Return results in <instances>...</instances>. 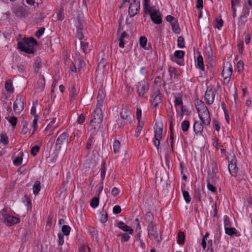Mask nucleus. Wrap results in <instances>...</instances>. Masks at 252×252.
I'll list each match as a JSON object with an SVG mask.
<instances>
[{
  "instance_id": "obj_1",
  "label": "nucleus",
  "mask_w": 252,
  "mask_h": 252,
  "mask_svg": "<svg viewBox=\"0 0 252 252\" xmlns=\"http://www.w3.org/2000/svg\"><path fill=\"white\" fill-rule=\"evenodd\" d=\"M103 121V115L101 109L96 108L92 115V119L90 121L91 131L94 132L96 130L99 129L101 126Z\"/></svg>"
},
{
  "instance_id": "obj_2",
  "label": "nucleus",
  "mask_w": 252,
  "mask_h": 252,
  "mask_svg": "<svg viewBox=\"0 0 252 252\" xmlns=\"http://www.w3.org/2000/svg\"><path fill=\"white\" fill-rule=\"evenodd\" d=\"M37 42L33 37L24 38L18 42V47L22 51L28 54L33 53V46L36 45Z\"/></svg>"
},
{
  "instance_id": "obj_3",
  "label": "nucleus",
  "mask_w": 252,
  "mask_h": 252,
  "mask_svg": "<svg viewBox=\"0 0 252 252\" xmlns=\"http://www.w3.org/2000/svg\"><path fill=\"white\" fill-rule=\"evenodd\" d=\"M0 219L6 225L11 226L19 222L20 219L14 217L3 209L0 212Z\"/></svg>"
},
{
  "instance_id": "obj_4",
  "label": "nucleus",
  "mask_w": 252,
  "mask_h": 252,
  "mask_svg": "<svg viewBox=\"0 0 252 252\" xmlns=\"http://www.w3.org/2000/svg\"><path fill=\"white\" fill-rule=\"evenodd\" d=\"M233 68L232 65L229 62H226L223 66V70L221 73L222 76L223 78L224 83H228L230 80Z\"/></svg>"
},
{
  "instance_id": "obj_5",
  "label": "nucleus",
  "mask_w": 252,
  "mask_h": 252,
  "mask_svg": "<svg viewBox=\"0 0 252 252\" xmlns=\"http://www.w3.org/2000/svg\"><path fill=\"white\" fill-rule=\"evenodd\" d=\"M68 137V134L66 132H63L59 135L56 141L55 145V148L56 151H60L63 144L66 143L67 145Z\"/></svg>"
},
{
  "instance_id": "obj_6",
  "label": "nucleus",
  "mask_w": 252,
  "mask_h": 252,
  "mask_svg": "<svg viewBox=\"0 0 252 252\" xmlns=\"http://www.w3.org/2000/svg\"><path fill=\"white\" fill-rule=\"evenodd\" d=\"M128 8V14L130 17H133L139 11L140 9V0H132Z\"/></svg>"
},
{
  "instance_id": "obj_7",
  "label": "nucleus",
  "mask_w": 252,
  "mask_h": 252,
  "mask_svg": "<svg viewBox=\"0 0 252 252\" xmlns=\"http://www.w3.org/2000/svg\"><path fill=\"white\" fill-rule=\"evenodd\" d=\"M24 98L17 96L13 105V110L16 114H20L23 110L24 106Z\"/></svg>"
},
{
  "instance_id": "obj_8",
  "label": "nucleus",
  "mask_w": 252,
  "mask_h": 252,
  "mask_svg": "<svg viewBox=\"0 0 252 252\" xmlns=\"http://www.w3.org/2000/svg\"><path fill=\"white\" fill-rule=\"evenodd\" d=\"M13 13L18 17L25 18L29 15L27 10L22 6H15L12 8Z\"/></svg>"
},
{
  "instance_id": "obj_9",
  "label": "nucleus",
  "mask_w": 252,
  "mask_h": 252,
  "mask_svg": "<svg viewBox=\"0 0 252 252\" xmlns=\"http://www.w3.org/2000/svg\"><path fill=\"white\" fill-rule=\"evenodd\" d=\"M150 16L151 20L156 24H160L162 23L161 16L158 10L156 8L152 9L151 12L147 13Z\"/></svg>"
},
{
  "instance_id": "obj_10",
  "label": "nucleus",
  "mask_w": 252,
  "mask_h": 252,
  "mask_svg": "<svg viewBox=\"0 0 252 252\" xmlns=\"http://www.w3.org/2000/svg\"><path fill=\"white\" fill-rule=\"evenodd\" d=\"M147 230L149 236L158 241V235L157 230L156 224L154 222H151L148 223Z\"/></svg>"
},
{
  "instance_id": "obj_11",
  "label": "nucleus",
  "mask_w": 252,
  "mask_h": 252,
  "mask_svg": "<svg viewBox=\"0 0 252 252\" xmlns=\"http://www.w3.org/2000/svg\"><path fill=\"white\" fill-rule=\"evenodd\" d=\"M215 95L213 90L212 88H207L204 95V98L208 104L211 105L213 103Z\"/></svg>"
},
{
  "instance_id": "obj_12",
  "label": "nucleus",
  "mask_w": 252,
  "mask_h": 252,
  "mask_svg": "<svg viewBox=\"0 0 252 252\" xmlns=\"http://www.w3.org/2000/svg\"><path fill=\"white\" fill-rule=\"evenodd\" d=\"M200 119L202 121L203 124L209 125L211 122V118L208 109L198 113Z\"/></svg>"
},
{
  "instance_id": "obj_13",
  "label": "nucleus",
  "mask_w": 252,
  "mask_h": 252,
  "mask_svg": "<svg viewBox=\"0 0 252 252\" xmlns=\"http://www.w3.org/2000/svg\"><path fill=\"white\" fill-rule=\"evenodd\" d=\"M149 84L145 81L139 82L137 86V92L139 96H143L149 90Z\"/></svg>"
},
{
  "instance_id": "obj_14",
  "label": "nucleus",
  "mask_w": 252,
  "mask_h": 252,
  "mask_svg": "<svg viewBox=\"0 0 252 252\" xmlns=\"http://www.w3.org/2000/svg\"><path fill=\"white\" fill-rule=\"evenodd\" d=\"M44 116L45 117V119L46 122L49 121L51 120H55L57 119V118L59 116V113L57 111H52L51 110L49 109L46 110L44 112Z\"/></svg>"
},
{
  "instance_id": "obj_15",
  "label": "nucleus",
  "mask_w": 252,
  "mask_h": 252,
  "mask_svg": "<svg viewBox=\"0 0 252 252\" xmlns=\"http://www.w3.org/2000/svg\"><path fill=\"white\" fill-rule=\"evenodd\" d=\"M153 96L154 98L152 101V105L154 107H157L158 104L161 102V94L158 88L154 93Z\"/></svg>"
},
{
  "instance_id": "obj_16",
  "label": "nucleus",
  "mask_w": 252,
  "mask_h": 252,
  "mask_svg": "<svg viewBox=\"0 0 252 252\" xmlns=\"http://www.w3.org/2000/svg\"><path fill=\"white\" fill-rule=\"evenodd\" d=\"M247 10L243 12L239 17L238 24L239 26H244L247 21V17L249 15L250 8L247 7Z\"/></svg>"
},
{
  "instance_id": "obj_17",
  "label": "nucleus",
  "mask_w": 252,
  "mask_h": 252,
  "mask_svg": "<svg viewBox=\"0 0 252 252\" xmlns=\"http://www.w3.org/2000/svg\"><path fill=\"white\" fill-rule=\"evenodd\" d=\"M228 169L232 176L235 177L238 172V167L236 166V159H232L228 164Z\"/></svg>"
},
{
  "instance_id": "obj_18",
  "label": "nucleus",
  "mask_w": 252,
  "mask_h": 252,
  "mask_svg": "<svg viewBox=\"0 0 252 252\" xmlns=\"http://www.w3.org/2000/svg\"><path fill=\"white\" fill-rule=\"evenodd\" d=\"M195 108L198 113L208 109L204 102L198 99L195 100Z\"/></svg>"
},
{
  "instance_id": "obj_19",
  "label": "nucleus",
  "mask_w": 252,
  "mask_h": 252,
  "mask_svg": "<svg viewBox=\"0 0 252 252\" xmlns=\"http://www.w3.org/2000/svg\"><path fill=\"white\" fill-rule=\"evenodd\" d=\"M117 226L125 232H127L129 234L133 233V229L129 226L126 224L124 222L120 221L117 223Z\"/></svg>"
},
{
  "instance_id": "obj_20",
  "label": "nucleus",
  "mask_w": 252,
  "mask_h": 252,
  "mask_svg": "<svg viewBox=\"0 0 252 252\" xmlns=\"http://www.w3.org/2000/svg\"><path fill=\"white\" fill-rule=\"evenodd\" d=\"M81 47L85 54H87L91 50V47L86 39L80 41Z\"/></svg>"
},
{
  "instance_id": "obj_21",
  "label": "nucleus",
  "mask_w": 252,
  "mask_h": 252,
  "mask_svg": "<svg viewBox=\"0 0 252 252\" xmlns=\"http://www.w3.org/2000/svg\"><path fill=\"white\" fill-rule=\"evenodd\" d=\"M202 123L195 122L193 125L194 131L196 134L201 133L203 129Z\"/></svg>"
},
{
  "instance_id": "obj_22",
  "label": "nucleus",
  "mask_w": 252,
  "mask_h": 252,
  "mask_svg": "<svg viewBox=\"0 0 252 252\" xmlns=\"http://www.w3.org/2000/svg\"><path fill=\"white\" fill-rule=\"evenodd\" d=\"M225 233L230 236H233L234 235L238 236H239V234H238V232L236 230V229L234 227H228V228H225Z\"/></svg>"
},
{
  "instance_id": "obj_23",
  "label": "nucleus",
  "mask_w": 252,
  "mask_h": 252,
  "mask_svg": "<svg viewBox=\"0 0 252 252\" xmlns=\"http://www.w3.org/2000/svg\"><path fill=\"white\" fill-rule=\"evenodd\" d=\"M131 112L126 108H123L120 113V116L123 120H128V117Z\"/></svg>"
},
{
  "instance_id": "obj_24",
  "label": "nucleus",
  "mask_w": 252,
  "mask_h": 252,
  "mask_svg": "<svg viewBox=\"0 0 252 252\" xmlns=\"http://www.w3.org/2000/svg\"><path fill=\"white\" fill-rule=\"evenodd\" d=\"M128 35L126 32H123L122 33V34L119 39V46L120 48H124L125 47V38L128 37Z\"/></svg>"
},
{
  "instance_id": "obj_25",
  "label": "nucleus",
  "mask_w": 252,
  "mask_h": 252,
  "mask_svg": "<svg viewBox=\"0 0 252 252\" xmlns=\"http://www.w3.org/2000/svg\"><path fill=\"white\" fill-rule=\"evenodd\" d=\"M76 24V30L84 31L86 27V23L83 19H78Z\"/></svg>"
},
{
  "instance_id": "obj_26",
  "label": "nucleus",
  "mask_w": 252,
  "mask_h": 252,
  "mask_svg": "<svg viewBox=\"0 0 252 252\" xmlns=\"http://www.w3.org/2000/svg\"><path fill=\"white\" fill-rule=\"evenodd\" d=\"M57 119L51 120L49 122V123L46 126L45 130H49L50 129H54L58 126L59 122H56Z\"/></svg>"
},
{
  "instance_id": "obj_27",
  "label": "nucleus",
  "mask_w": 252,
  "mask_h": 252,
  "mask_svg": "<svg viewBox=\"0 0 252 252\" xmlns=\"http://www.w3.org/2000/svg\"><path fill=\"white\" fill-rule=\"evenodd\" d=\"M150 0H144V10L145 13H147L155 8L154 7L150 6Z\"/></svg>"
},
{
  "instance_id": "obj_28",
  "label": "nucleus",
  "mask_w": 252,
  "mask_h": 252,
  "mask_svg": "<svg viewBox=\"0 0 252 252\" xmlns=\"http://www.w3.org/2000/svg\"><path fill=\"white\" fill-rule=\"evenodd\" d=\"M76 90L74 86H72L69 91V97L70 101H73L75 99Z\"/></svg>"
},
{
  "instance_id": "obj_29",
  "label": "nucleus",
  "mask_w": 252,
  "mask_h": 252,
  "mask_svg": "<svg viewBox=\"0 0 252 252\" xmlns=\"http://www.w3.org/2000/svg\"><path fill=\"white\" fill-rule=\"evenodd\" d=\"M197 61L198 67L202 71L204 70L203 59V57L201 55L197 57Z\"/></svg>"
},
{
  "instance_id": "obj_30",
  "label": "nucleus",
  "mask_w": 252,
  "mask_h": 252,
  "mask_svg": "<svg viewBox=\"0 0 252 252\" xmlns=\"http://www.w3.org/2000/svg\"><path fill=\"white\" fill-rule=\"evenodd\" d=\"M40 190V182L37 181L33 186V192L34 194H37Z\"/></svg>"
},
{
  "instance_id": "obj_31",
  "label": "nucleus",
  "mask_w": 252,
  "mask_h": 252,
  "mask_svg": "<svg viewBox=\"0 0 252 252\" xmlns=\"http://www.w3.org/2000/svg\"><path fill=\"white\" fill-rule=\"evenodd\" d=\"M162 128L161 127H157L155 130V137L158 138H162Z\"/></svg>"
},
{
  "instance_id": "obj_32",
  "label": "nucleus",
  "mask_w": 252,
  "mask_h": 252,
  "mask_svg": "<svg viewBox=\"0 0 252 252\" xmlns=\"http://www.w3.org/2000/svg\"><path fill=\"white\" fill-rule=\"evenodd\" d=\"M185 239V236L184 233L182 231H180L178 233V243L179 245L183 244L184 243Z\"/></svg>"
},
{
  "instance_id": "obj_33",
  "label": "nucleus",
  "mask_w": 252,
  "mask_h": 252,
  "mask_svg": "<svg viewBox=\"0 0 252 252\" xmlns=\"http://www.w3.org/2000/svg\"><path fill=\"white\" fill-rule=\"evenodd\" d=\"M6 119L8 120V121L11 124V126L15 128V126L17 125V119L16 117L13 116L10 117H6Z\"/></svg>"
},
{
  "instance_id": "obj_34",
  "label": "nucleus",
  "mask_w": 252,
  "mask_h": 252,
  "mask_svg": "<svg viewBox=\"0 0 252 252\" xmlns=\"http://www.w3.org/2000/svg\"><path fill=\"white\" fill-rule=\"evenodd\" d=\"M143 125H144L143 122H141L140 121H139V122H138L136 130H135V136L136 137H138L139 136V135L140 134V133L143 128Z\"/></svg>"
},
{
  "instance_id": "obj_35",
  "label": "nucleus",
  "mask_w": 252,
  "mask_h": 252,
  "mask_svg": "<svg viewBox=\"0 0 252 252\" xmlns=\"http://www.w3.org/2000/svg\"><path fill=\"white\" fill-rule=\"evenodd\" d=\"M105 165H106L105 162H103L101 164V167L100 169L102 181H103V180L105 178V174H106V169Z\"/></svg>"
},
{
  "instance_id": "obj_36",
  "label": "nucleus",
  "mask_w": 252,
  "mask_h": 252,
  "mask_svg": "<svg viewBox=\"0 0 252 252\" xmlns=\"http://www.w3.org/2000/svg\"><path fill=\"white\" fill-rule=\"evenodd\" d=\"M189 122L187 120L183 121L181 123V127L183 131H187L189 127Z\"/></svg>"
},
{
  "instance_id": "obj_37",
  "label": "nucleus",
  "mask_w": 252,
  "mask_h": 252,
  "mask_svg": "<svg viewBox=\"0 0 252 252\" xmlns=\"http://www.w3.org/2000/svg\"><path fill=\"white\" fill-rule=\"evenodd\" d=\"M98 204H99V198H98V197H94L91 200L90 205L93 208H95L96 207H97L98 205Z\"/></svg>"
},
{
  "instance_id": "obj_38",
  "label": "nucleus",
  "mask_w": 252,
  "mask_h": 252,
  "mask_svg": "<svg viewBox=\"0 0 252 252\" xmlns=\"http://www.w3.org/2000/svg\"><path fill=\"white\" fill-rule=\"evenodd\" d=\"M113 149L115 154L117 153L120 149L121 144L119 140H115L113 143Z\"/></svg>"
},
{
  "instance_id": "obj_39",
  "label": "nucleus",
  "mask_w": 252,
  "mask_h": 252,
  "mask_svg": "<svg viewBox=\"0 0 252 252\" xmlns=\"http://www.w3.org/2000/svg\"><path fill=\"white\" fill-rule=\"evenodd\" d=\"M5 88L8 92H13V88L11 81L7 80L5 83Z\"/></svg>"
},
{
  "instance_id": "obj_40",
  "label": "nucleus",
  "mask_w": 252,
  "mask_h": 252,
  "mask_svg": "<svg viewBox=\"0 0 252 252\" xmlns=\"http://www.w3.org/2000/svg\"><path fill=\"white\" fill-rule=\"evenodd\" d=\"M100 221L102 223L106 222L108 220V216L106 212L103 210L100 212Z\"/></svg>"
},
{
  "instance_id": "obj_41",
  "label": "nucleus",
  "mask_w": 252,
  "mask_h": 252,
  "mask_svg": "<svg viewBox=\"0 0 252 252\" xmlns=\"http://www.w3.org/2000/svg\"><path fill=\"white\" fill-rule=\"evenodd\" d=\"M177 45L179 48H183L185 47L184 38L182 36H180L177 39Z\"/></svg>"
},
{
  "instance_id": "obj_42",
  "label": "nucleus",
  "mask_w": 252,
  "mask_h": 252,
  "mask_svg": "<svg viewBox=\"0 0 252 252\" xmlns=\"http://www.w3.org/2000/svg\"><path fill=\"white\" fill-rule=\"evenodd\" d=\"M185 52L181 50H177L174 52V57L178 59H182L184 58Z\"/></svg>"
},
{
  "instance_id": "obj_43",
  "label": "nucleus",
  "mask_w": 252,
  "mask_h": 252,
  "mask_svg": "<svg viewBox=\"0 0 252 252\" xmlns=\"http://www.w3.org/2000/svg\"><path fill=\"white\" fill-rule=\"evenodd\" d=\"M183 195L184 198L187 203H189L191 200V197L189 194V193L185 190H182Z\"/></svg>"
},
{
  "instance_id": "obj_44",
  "label": "nucleus",
  "mask_w": 252,
  "mask_h": 252,
  "mask_svg": "<svg viewBox=\"0 0 252 252\" xmlns=\"http://www.w3.org/2000/svg\"><path fill=\"white\" fill-rule=\"evenodd\" d=\"M41 0H26V2L34 7L38 6Z\"/></svg>"
},
{
  "instance_id": "obj_45",
  "label": "nucleus",
  "mask_w": 252,
  "mask_h": 252,
  "mask_svg": "<svg viewBox=\"0 0 252 252\" xmlns=\"http://www.w3.org/2000/svg\"><path fill=\"white\" fill-rule=\"evenodd\" d=\"M145 219L147 220V222L150 223L151 222H153V220L154 219L153 215L151 213V212L148 211L145 214Z\"/></svg>"
},
{
  "instance_id": "obj_46",
  "label": "nucleus",
  "mask_w": 252,
  "mask_h": 252,
  "mask_svg": "<svg viewBox=\"0 0 252 252\" xmlns=\"http://www.w3.org/2000/svg\"><path fill=\"white\" fill-rule=\"evenodd\" d=\"M211 180L209 178H208L207 180V187L208 189V190L215 192L216 191V188L215 187H214L213 185H212L210 183Z\"/></svg>"
},
{
  "instance_id": "obj_47",
  "label": "nucleus",
  "mask_w": 252,
  "mask_h": 252,
  "mask_svg": "<svg viewBox=\"0 0 252 252\" xmlns=\"http://www.w3.org/2000/svg\"><path fill=\"white\" fill-rule=\"evenodd\" d=\"M147 42V38L145 36H141L139 39V45L141 48H144Z\"/></svg>"
},
{
  "instance_id": "obj_48",
  "label": "nucleus",
  "mask_w": 252,
  "mask_h": 252,
  "mask_svg": "<svg viewBox=\"0 0 252 252\" xmlns=\"http://www.w3.org/2000/svg\"><path fill=\"white\" fill-rule=\"evenodd\" d=\"M70 227L68 225H63L62 227V231L65 235H69L70 231Z\"/></svg>"
},
{
  "instance_id": "obj_49",
  "label": "nucleus",
  "mask_w": 252,
  "mask_h": 252,
  "mask_svg": "<svg viewBox=\"0 0 252 252\" xmlns=\"http://www.w3.org/2000/svg\"><path fill=\"white\" fill-rule=\"evenodd\" d=\"M171 24L173 31L174 32H179L180 31V28L177 21H174L173 23Z\"/></svg>"
},
{
  "instance_id": "obj_50",
  "label": "nucleus",
  "mask_w": 252,
  "mask_h": 252,
  "mask_svg": "<svg viewBox=\"0 0 252 252\" xmlns=\"http://www.w3.org/2000/svg\"><path fill=\"white\" fill-rule=\"evenodd\" d=\"M32 126L33 127V131L32 133V135L37 128V119L36 118V117L34 118L32 121Z\"/></svg>"
},
{
  "instance_id": "obj_51",
  "label": "nucleus",
  "mask_w": 252,
  "mask_h": 252,
  "mask_svg": "<svg viewBox=\"0 0 252 252\" xmlns=\"http://www.w3.org/2000/svg\"><path fill=\"white\" fill-rule=\"evenodd\" d=\"M0 141L4 145H7L8 144V137L5 134H1Z\"/></svg>"
},
{
  "instance_id": "obj_52",
  "label": "nucleus",
  "mask_w": 252,
  "mask_h": 252,
  "mask_svg": "<svg viewBox=\"0 0 252 252\" xmlns=\"http://www.w3.org/2000/svg\"><path fill=\"white\" fill-rule=\"evenodd\" d=\"M175 98V106H177L178 105H183V100L182 98L180 96H174Z\"/></svg>"
},
{
  "instance_id": "obj_53",
  "label": "nucleus",
  "mask_w": 252,
  "mask_h": 252,
  "mask_svg": "<svg viewBox=\"0 0 252 252\" xmlns=\"http://www.w3.org/2000/svg\"><path fill=\"white\" fill-rule=\"evenodd\" d=\"M83 32L84 31L76 30V37L78 38L80 41L85 39Z\"/></svg>"
},
{
  "instance_id": "obj_54",
  "label": "nucleus",
  "mask_w": 252,
  "mask_h": 252,
  "mask_svg": "<svg viewBox=\"0 0 252 252\" xmlns=\"http://www.w3.org/2000/svg\"><path fill=\"white\" fill-rule=\"evenodd\" d=\"M118 236L121 237V241L123 242H127L130 238L129 236L127 233L120 234Z\"/></svg>"
},
{
  "instance_id": "obj_55",
  "label": "nucleus",
  "mask_w": 252,
  "mask_h": 252,
  "mask_svg": "<svg viewBox=\"0 0 252 252\" xmlns=\"http://www.w3.org/2000/svg\"><path fill=\"white\" fill-rule=\"evenodd\" d=\"M40 149V146L38 145H35L31 149V154L33 155V156H35L36 155L37 153L38 152L39 150Z\"/></svg>"
},
{
  "instance_id": "obj_56",
  "label": "nucleus",
  "mask_w": 252,
  "mask_h": 252,
  "mask_svg": "<svg viewBox=\"0 0 252 252\" xmlns=\"http://www.w3.org/2000/svg\"><path fill=\"white\" fill-rule=\"evenodd\" d=\"M22 158L21 157H17L13 160V164L16 166H19L21 164L22 162Z\"/></svg>"
},
{
  "instance_id": "obj_57",
  "label": "nucleus",
  "mask_w": 252,
  "mask_h": 252,
  "mask_svg": "<svg viewBox=\"0 0 252 252\" xmlns=\"http://www.w3.org/2000/svg\"><path fill=\"white\" fill-rule=\"evenodd\" d=\"M105 95L102 90L99 89L98 92L97 100H104Z\"/></svg>"
},
{
  "instance_id": "obj_58",
  "label": "nucleus",
  "mask_w": 252,
  "mask_h": 252,
  "mask_svg": "<svg viewBox=\"0 0 252 252\" xmlns=\"http://www.w3.org/2000/svg\"><path fill=\"white\" fill-rule=\"evenodd\" d=\"M94 142V137L93 135H91L88 140V142L87 143L86 148L87 149H90L91 148L92 143Z\"/></svg>"
},
{
  "instance_id": "obj_59",
  "label": "nucleus",
  "mask_w": 252,
  "mask_h": 252,
  "mask_svg": "<svg viewBox=\"0 0 252 252\" xmlns=\"http://www.w3.org/2000/svg\"><path fill=\"white\" fill-rule=\"evenodd\" d=\"M224 229L225 228H228L231 227V223L229 220V219L228 217L226 216H225L224 219Z\"/></svg>"
},
{
  "instance_id": "obj_60",
  "label": "nucleus",
  "mask_w": 252,
  "mask_h": 252,
  "mask_svg": "<svg viewBox=\"0 0 252 252\" xmlns=\"http://www.w3.org/2000/svg\"><path fill=\"white\" fill-rule=\"evenodd\" d=\"M44 31H45L44 28L41 27V28H39V29H38L35 33L36 36L38 38H39L40 37V36L43 34Z\"/></svg>"
},
{
  "instance_id": "obj_61",
  "label": "nucleus",
  "mask_w": 252,
  "mask_h": 252,
  "mask_svg": "<svg viewBox=\"0 0 252 252\" xmlns=\"http://www.w3.org/2000/svg\"><path fill=\"white\" fill-rule=\"evenodd\" d=\"M236 66L238 72H240L243 70L244 64L242 61H239L238 62Z\"/></svg>"
},
{
  "instance_id": "obj_62",
  "label": "nucleus",
  "mask_w": 252,
  "mask_h": 252,
  "mask_svg": "<svg viewBox=\"0 0 252 252\" xmlns=\"http://www.w3.org/2000/svg\"><path fill=\"white\" fill-rule=\"evenodd\" d=\"M216 23V27L218 29L220 30L223 24V22L222 20L221 19H217Z\"/></svg>"
},
{
  "instance_id": "obj_63",
  "label": "nucleus",
  "mask_w": 252,
  "mask_h": 252,
  "mask_svg": "<svg viewBox=\"0 0 252 252\" xmlns=\"http://www.w3.org/2000/svg\"><path fill=\"white\" fill-rule=\"evenodd\" d=\"M120 192V189L118 188L115 187L113 188L111 190V194L113 196H116L119 194Z\"/></svg>"
},
{
  "instance_id": "obj_64",
  "label": "nucleus",
  "mask_w": 252,
  "mask_h": 252,
  "mask_svg": "<svg viewBox=\"0 0 252 252\" xmlns=\"http://www.w3.org/2000/svg\"><path fill=\"white\" fill-rule=\"evenodd\" d=\"M85 120V116L83 114H81L78 117L77 122L79 124H82Z\"/></svg>"
}]
</instances>
